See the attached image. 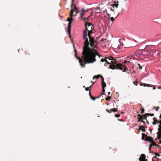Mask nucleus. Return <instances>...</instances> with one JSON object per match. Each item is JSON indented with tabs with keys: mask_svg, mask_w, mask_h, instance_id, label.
<instances>
[{
	"mask_svg": "<svg viewBox=\"0 0 161 161\" xmlns=\"http://www.w3.org/2000/svg\"><path fill=\"white\" fill-rule=\"evenodd\" d=\"M149 130H150V131L151 133V132H152V130H151V129H149Z\"/></svg>",
	"mask_w": 161,
	"mask_h": 161,
	"instance_id": "53",
	"label": "nucleus"
},
{
	"mask_svg": "<svg viewBox=\"0 0 161 161\" xmlns=\"http://www.w3.org/2000/svg\"><path fill=\"white\" fill-rule=\"evenodd\" d=\"M137 116L139 117V118H138V121L141 122L143 118H141V115L139 114H138Z\"/></svg>",
	"mask_w": 161,
	"mask_h": 161,
	"instance_id": "16",
	"label": "nucleus"
},
{
	"mask_svg": "<svg viewBox=\"0 0 161 161\" xmlns=\"http://www.w3.org/2000/svg\"><path fill=\"white\" fill-rule=\"evenodd\" d=\"M102 84L103 87V88H104L106 86V84L105 83L104 81V78H103L102 76Z\"/></svg>",
	"mask_w": 161,
	"mask_h": 161,
	"instance_id": "12",
	"label": "nucleus"
},
{
	"mask_svg": "<svg viewBox=\"0 0 161 161\" xmlns=\"http://www.w3.org/2000/svg\"><path fill=\"white\" fill-rule=\"evenodd\" d=\"M95 82H93L92 81H91V83H93V84H92L91 86H89V88H91V87H92V85L93 84L95 83Z\"/></svg>",
	"mask_w": 161,
	"mask_h": 161,
	"instance_id": "40",
	"label": "nucleus"
},
{
	"mask_svg": "<svg viewBox=\"0 0 161 161\" xmlns=\"http://www.w3.org/2000/svg\"><path fill=\"white\" fill-rule=\"evenodd\" d=\"M150 51H147V50L146 51H143L142 52H141V54L142 55V56H144L146 57V56H148L149 55H150Z\"/></svg>",
	"mask_w": 161,
	"mask_h": 161,
	"instance_id": "7",
	"label": "nucleus"
},
{
	"mask_svg": "<svg viewBox=\"0 0 161 161\" xmlns=\"http://www.w3.org/2000/svg\"><path fill=\"white\" fill-rule=\"evenodd\" d=\"M154 46L150 45H147L145 47L146 50L152 51L154 49Z\"/></svg>",
	"mask_w": 161,
	"mask_h": 161,
	"instance_id": "6",
	"label": "nucleus"
},
{
	"mask_svg": "<svg viewBox=\"0 0 161 161\" xmlns=\"http://www.w3.org/2000/svg\"><path fill=\"white\" fill-rule=\"evenodd\" d=\"M157 135L158 138V139H161V135L159 133H157Z\"/></svg>",
	"mask_w": 161,
	"mask_h": 161,
	"instance_id": "19",
	"label": "nucleus"
},
{
	"mask_svg": "<svg viewBox=\"0 0 161 161\" xmlns=\"http://www.w3.org/2000/svg\"><path fill=\"white\" fill-rule=\"evenodd\" d=\"M150 148H151V146H150L149 147V149H150Z\"/></svg>",
	"mask_w": 161,
	"mask_h": 161,
	"instance_id": "59",
	"label": "nucleus"
},
{
	"mask_svg": "<svg viewBox=\"0 0 161 161\" xmlns=\"http://www.w3.org/2000/svg\"><path fill=\"white\" fill-rule=\"evenodd\" d=\"M111 98V97H110L109 96H108L106 98V99L107 101H109L110 99Z\"/></svg>",
	"mask_w": 161,
	"mask_h": 161,
	"instance_id": "25",
	"label": "nucleus"
},
{
	"mask_svg": "<svg viewBox=\"0 0 161 161\" xmlns=\"http://www.w3.org/2000/svg\"><path fill=\"white\" fill-rule=\"evenodd\" d=\"M123 113H123V112H121V113H122V114H123Z\"/></svg>",
	"mask_w": 161,
	"mask_h": 161,
	"instance_id": "60",
	"label": "nucleus"
},
{
	"mask_svg": "<svg viewBox=\"0 0 161 161\" xmlns=\"http://www.w3.org/2000/svg\"><path fill=\"white\" fill-rule=\"evenodd\" d=\"M95 11H96V13H98L100 12V8L99 7H97V8H96L95 9Z\"/></svg>",
	"mask_w": 161,
	"mask_h": 161,
	"instance_id": "15",
	"label": "nucleus"
},
{
	"mask_svg": "<svg viewBox=\"0 0 161 161\" xmlns=\"http://www.w3.org/2000/svg\"><path fill=\"white\" fill-rule=\"evenodd\" d=\"M144 86H147L148 87H149V86H150V85H149V84H145L144 85Z\"/></svg>",
	"mask_w": 161,
	"mask_h": 161,
	"instance_id": "36",
	"label": "nucleus"
},
{
	"mask_svg": "<svg viewBox=\"0 0 161 161\" xmlns=\"http://www.w3.org/2000/svg\"><path fill=\"white\" fill-rule=\"evenodd\" d=\"M117 48L118 49H120V46H119V45L117 47Z\"/></svg>",
	"mask_w": 161,
	"mask_h": 161,
	"instance_id": "49",
	"label": "nucleus"
},
{
	"mask_svg": "<svg viewBox=\"0 0 161 161\" xmlns=\"http://www.w3.org/2000/svg\"><path fill=\"white\" fill-rule=\"evenodd\" d=\"M146 141H147L149 142H152L153 141V139L150 136H147L146 137V139L145 140Z\"/></svg>",
	"mask_w": 161,
	"mask_h": 161,
	"instance_id": "11",
	"label": "nucleus"
},
{
	"mask_svg": "<svg viewBox=\"0 0 161 161\" xmlns=\"http://www.w3.org/2000/svg\"><path fill=\"white\" fill-rule=\"evenodd\" d=\"M118 4H115L113 5V7L114 8V7H115L116 8H118Z\"/></svg>",
	"mask_w": 161,
	"mask_h": 161,
	"instance_id": "24",
	"label": "nucleus"
},
{
	"mask_svg": "<svg viewBox=\"0 0 161 161\" xmlns=\"http://www.w3.org/2000/svg\"><path fill=\"white\" fill-rule=\"evenodd\" d=\"M143 161H147V159H146V160H143Z\"/></svg>",
	"mask_w": 161,
	"mask_h": 161,
	"instance_id": "57",
	"label": "nucleus"
},
{
	"mask_svg": "<svg viewBox=\"0 0 161 161\" xmlns=\"http://www.w3.org/2000/svg\"><path fill=\"white\" fill-rule=\"evenodd\" d=\"M85 90L86 91H88L89 90V87H86L85 88Z\"/></svg>",
	"mask_w": 161,
	"mask_h": 161,
	"instance_id": "41",
	"label": "nucleus"
},
{
	"mask_svg": "<svg viewBox=\"0 0 161 161\" xmlns=\"http://www.w3.org/2000/svg\"><path fill=\"white\" fill-rule=\"evenodd\" d=\"M141 122H142L144 125H145V123H146L144 121H143L142 120H141Z\"/></svg>",
	"mask_w": 161,
	"mask_h": 161,
	"instance_id": "43",
	"label": "nucleus"
},
{
	"mask_svg": "<svg viewBox=\"0 0 161 161\" xmlns=\"http://www.w3.org/2000/svg\"><path fill=\"white\" fill-rule=\"evenodd\" d=\"M106 111H107V112H108L109 113H110V110H109L108 109H106Z\"/></svg>",
	"mask_w": 161,
	"mask_h": 161,
	"instance_id": "47",
	"label": "nucleus"
},
{
	"mask_svg": "<svg viewBox=\"0 0 161 161\" xmlns=\"http://www.w3.org/2000/svg\"><path fill=\"white\" fill-rule=\"evenodd\" d=\"M114 8L113 7H110V8H109L112 11H114Z\"/></svg>",
	"mask_w": 161,
	"mask_h": 161,
	"instance_id": "32",
	"label": "nucleus"
},
{
	"mask_svg": "<svg viewBox=\"0 0 161 161\" xmlns=\"http://www.w3.org/2000/svg\"><path fill=\"white\" fill-rule=\"evenodd\" d=\"M89 96H90V97H92V96L91 95V92H90V91L89 92Z\"/></svg>",
	"mask_w": 161,
	"mask_h": 161,
	"instance_id": "48",
	"label": "nucleus"
},
{
	"mask_svg": "<svg viewBox=\"0 0 161 161\" xmlns=\"http://www.w3.org/2000/svg\"><path fill=\"white\" fill-rule=\"evenodd\" d=\"M133 83L134 84V85L136 86H137V82H133Z\"/></svg>",
	"mask_w": 161,
	"mask_h": 161,
	"instance_id": "38",
	"label": "nucleus"
},
{
	"mask_svg": "<svg viewBox=\"0 0 161 161\" xmlns=\"http://www.w3.org/2000/svg\"><path fill=\"white\" fill-rule=\"evenodd\" d=\"M147 120V124H149V122H148V121L147 120Z\"/></svg>",
	"mask_w": 161,
	"mask_h": 161,
	"instance_id": "54",
	"label": "nucleus"
},
{
	"mask_svg": "<svg viewBox=\"0 0 161 161\" xmlns=\"http://www.w3.org/2000/svg\"><path fill=\"white\" fill-rule=\"evenodd\" d=\"M107 13V15H108V16L109 17H109H110V14H108V13Z\"/></svg>",
	"mask_w": 161,
	"mask_h": 161,
	"instance_id": "51",
	"label": "nucleus"
},
{
	"mask_svg": "<svg viewBox=\"0 0 161 161\" xmlns=\"http://www.w3.org/2000/svg\"><path fill=\"white\" fill-rule=\"evenodd\" d=\"M158 133L161 135V126L160 127H158Z\"/></svg>",
	"mask_w": 161,
	"mask_h": 161,
	"instance_id": "22",
	"label": "nucleus"
},
{
	"mask_svg": "<svg viewBox=\"0 0 161 161\" xmlns=\"http://www.w3.org/2000/svg\"><path fill=\"white\" fill-rule=\"evenodd\" d=\"M119 42L120 43V40H119Z\"/></svg>",
	"mask_w": 161,
	"mask_h": 161,
	"instance_id": "58",
	"label": "nucleus"
},
{
	"mask_svg": "<svg viewBox=\"0 0 161 161\" xmlns=\"http://www.w3.org/2000/svg\"><path fill=\"white\" fill-rule=\"evenodd\" d=\"M74 0H72V1H71V8H72V7H73V3H74Z\"/></svg>",
	"mask_w": 161,
	"mask_h": 161,
	"instance_id": "27",
	"label": "nucleus"
},
{
	"mask_svg": "<svg viewBox=\"0 0 161 161\" xmlns=\"http://www.w3.org/2000/svg\"><path fill=\"white\" fill-rule=\"evenodd\" d=\"M141 112L142 113H144L145 110L143 108H142L141 109Z\"/></svg>",
	"mask_w": 161,
	"mask_h": 161,
	"instance_id": "30",
	"label": "nucleus"
},
{
	"mask_svg": "<svg viewBox=\"0 0 161 161\" xmlns=\"http://www.w3.org/2000/svg\"><path fill=\"white\" fill-rule=\"evenodd\" d=\"M101 61L102 62H106V63L105 64V66H106L107 65H108L109 64H110V63H109L107 61H106L105 59H104L103 58H102L101 60Z\"/></svg>",
	"mask_w": 161,
	"mask_h": 161,
	"instance_id": "13",
	"label": "nucleus"
},
{
	"mask_svg": "<svg viewBox=\"0 0 161 161\" xmlns=\"http://www.w3.org/2000/svg\"><path fill=\"white\" fill-rule=\"evenodd\" d=\"M84 15V14L83 13H80V17L81 18V19H82L83 18V16Z\"/></svg>",
	"mask_w": 161,
	"mask_h": 161,
	"instance_id": "26",
	"label": "nucleus"
},
{
	"mask_svg": "<svg viewBox=\"0 0 161 161\" xmlns=\"http://www.w3.org/2000/svg\"><path fill=\"white\" fill-rule=\"evenodd\" d=\"M74 51H75V57L77 58V59L78 60H79V62L80 64L81 65V67H82V68L85 67V64H86L87 63H85V61H86V60L83 57V53H82V57L83 58V59L84 60V64H83V60H81L79 57H77V54H76L77 51L75 49H74ZM82 53H83V52H82Z\"/></svg>",
	"mask_w": 161,
	"mask_h": 161,
	"instance_id": "3",
	"label": "nucleus"
},
{
	"mask_svg": "<svg viewBox=\"0 0 161 161\" xmlns=\"http://www.w3.org/2000/svg\"><path fill=\"white\" fill-rule=\"evenodd\" d=\"M155 154L156 155V156H158V157H159L160 155L158 154L157 153H155Z\"/></svg>",
	"mask_w": 161,
	"mask_h": 161,
	"instance_id": "42",
	"label": "nucleus"
},
{
	"mask_svg": "<svg viewBox=\"0 0 161 161\" xmlns=\"http://www.w3.org/2000/svg\"><path fill=\"white\" fill-rule=\"evenodd\" d=\"M150 52V55L154 57L158 55L159 53L157 49L154 48L152 50V51Z\"/></svg>",
	"mask_w": 161,
	"mask_h": 161,
	"instance_id": "5",
	"label": "nucleus"
},
{
	"mask_svg": "<svg viewBox=\"0 0 161 161\" xmlns=\"http://www.w3.org/2000/svg\"><path fill=\"white\" fill-rule=\"evenodd\" d=\"M130 63V61H125L124 62V64H126V63Z\"/></svg>",
	"mask_w": 161,
	"mask_h": 161,
	"instance_id": "37",
	"label": "nucleus"
},
{
	"mask_svg": "<svg viewBox=\"0 0 161 161\" xmlns=\"http://www.w3.org/2000/svg\"><path fill=\"white\" fill-rule=\"evenodd\" d=\"M105 58L108 59L109 60H112V64H111L110 63L109 64V67L108 68H110L112 69H119L123 72H125L127 70V67L125 65H124L123 64L117 63V61L112 57L110 56L106 57Z\"/></svg>",
	"mask_w": 161,
	"mask_h": 161,
	"instance_id": "2",
	"label": "nucleus"
},
{
	"mask_svg": "<svg viewBox=\"0 0 161 161\" xmlns=\"http://www.w3.org/2000/svg\"><path fill=\"white\" fill-rule=\"evenodd\" d=\"M123 10V8H122V11Z\"/></svg>",
	"mask_w": 161,
	"mask_h": 161,
	"instance_id": "61",
	"label": "nucleus"
},
{
	"mask_svg": "<svg viewBox=\"0 0 161 161\" xmlns=\"http://www.w3.org/2000/svg\"><path fill=\"white\" fill-rule=\"evenodd\" d=\"M74 11H76V13H77V12L78 11L77 8L75 5L74 6V9H72L71 10V11L70 13V19L69 18H68V20H72V21H73V19L72 17L73 16V13Z\"/></svg>",
	"mask_w": 161,
	"mask_h": 161,
	"instance_id": "4",
	"label": "nucleus"
},
{
	"mask_svg": "<svg viewBox=\"0 0 161 161\" xmlns=\"http://www.w3.org/2000/svg\"><path fill=\"white\" fill-rule=\"evenodd\" d=\"M142 136H143V137H146V136H147L145 134H144V133L142 134Z\"/></svg>",
	"mask_w": 161,
	"mask_h": 161,
	"instance_id": "34",
	"label": "nucleus"
},
{
	"mask_svg": "<svg viewBox=\"0 0 161 161\" xmlns=\"http://www.w3.org/2000/svg\"><path fill=\"white\" fill-rule=\"evenodd\" d=\"M119 14V13H118L117 15H118Z\"/></svg>",
	"mask_w": 161,
	"mask_h": 161,
	"instance_id": "62",
	"label": "nucleus"
},
{
	"mask_svg": "<svg viewBox=\"0 0 161 161\" xmlns=\"http://www.w3.org/2000/svg\"><path fill=\"white\" fill-rule=\"evenodd\" d=\"M111 20L113 22L114 21V19L113 17H111L110 18Z\"/></svg>",
	"mask_w": 161,
	"mask_h": 161,
	"instance_id": "35",
	"label": "nucleus"
},
{
	"mask_svg": "<svg viewBox=\"0 0 161 161\" xmlns=\"http://www.w3.org/2000/svg\"><path fill=\"white\" fill-rule=\"evenodd\" d=\"M155 88H155V87H153V90H154V89H155Z\"/></svg>",
	"mask_w": 161,
	"mask_h": 161,
	"instance_id": "55",
	"label": "nucleus"
},
{
	"mask_svg": "<svg viewBox=\"0 0 161 161\" xmlns=\"http://www.w3.org/2000/svg\"><path fill=\"white\" fill-rule=\"evenodd\" d=\"M146 155L143 154H142L141 157L139 158V161H144L143 160H146L145 159Z\"/></svg>",
	"mask_w": 161,
	"mask_h": 161,
	"instance_id": "9",
	"label": "nucleus"
},
{
	"mask_svg": "<svg viewBox=\"0 0 161 161\" xmlns=\"http://www.w3.org/2000/svg\"><path fill=\"white\" fill-rule=\"evenodd\" d=\"M100 76L101 75H99L94 76L93 78V79H94L95 78L98 79L99 77H100Z\"/></svg>",
	"mask_w": 161,
	"mask_h": 161,
	"instance_id": "20",
	"label": "nucleus"
},
{
	"mask_svg": "<svg viewBox=\"0 0 161 161\" xmlns=\"http://www.w3.org/2000/svg\"><path fill=\"white\" fill-rule=\"evenodd\" d=\"M141 54V52H136L135 53L136 56L138 57H141L142 56V55Z\"/></svg>",
	"mask_w": 161,
	"mask_h": 161,
	"instance_id": "14",
	"label": "nucleus"
},
{
	"mask_svg": "<svg viewBox=\"0 0 161 161\" xmlns=\"http://www.w3.org/2000/svg\"><path fill=\"white\" fill-rule=\"evenodd\" d=\"M119 116H120V115L118 114H115V116L117 118L119 117Z\"/></svg>",
	"mask_w": 161,
	"mask_h": 161,
	"instance_id": "31",
	"label": "nucleus"
},
{
	"mask_svg": "<svg viewBox=\"0 0 161 161\" xmlns=\"http://www.w3.org/2000/svg\"><path fill=\"white\" fill-rule=\"evenodd\" d=\"M153 120L154 121H155L156 123H159V125H158V127H160L161 126V119L159 120H158L155 117H154L153 118Z\"/></svg>",
	"mask_w": 161,
	"mask_h": 161,
	"instance_id": "10",
	"label": "nucleus"
},
{
	"mask_svg": "<svg viewBox=\"0 0 161 161\" xmlns=\"http://www.w3.org/2000/svg\"><path fill=\"white\" fill-rule=\"evenodd\" d=\"M86 29L83 31V39H85L84 46L83 47V57L86 60V63H92L96 61L95 57L99 55L96 51L89 47V44L92 47H95V41L90 35L92 33V30L94 29V25L92 23H86L85 25Z\"/></svg>",
	"mask_w": 161,
	"mask_h": 161,
	"instance_id": "1",
	"label": "nucleus"
},
{
	"mask_svg": "<svg viewBox=\"0 0 161 161\" xmlns=\"http://www.w3.org/2000/svg\"><path fill=\"white\" fill-rule=\"evenodd\" d=\"M147 115H146V114H145L144 115H141V118H143V119H145L147 120Z\"/></svg>",
	"mask_w": 161,
	"mask_h": 161,
	"instance_id": "17",
	"label": "nucleus"
},
{
	"mask_svg": "<svg viewBox=\"0 0 161 161\" xmlns=\"http://www.w3.org/2000/svg\"><path fill=\"white\" fill-rule=\"evenodd\" d=\"M117 111V110L116 108L111 109L110 110V113L112 112H116Z\"/></svg>",
	"mask_w": 161,
	"mask_h": 161,
	"instance_id": "18",
	"label": "nucleus"
},
{
	"mask_svg": "<svg viewBox=\"0 0 161 161\" xmlns=\"http://www.w3.org/2000/svg\"><path fill=\"white\" fill-rule=\"evenodd\" d=\"M146 115H147V116H153L154 115V114H153L146 113Z\"/></svg>",
	"mask_w": 161,
	"mask_h": 161,
	"instance_id": "21",
	"label": "nucleus"
},
{
	"mask_svg": "<svg viewBox=\"0 0 161 161\" xmlns=\"http://www.w3.org/2000/svg\"><path fill=\"white\" fill-rule=\"evenodd\" d=\"M68 21L69 22V23L68 24V32L70 34V33L72 21V20H68Z\"/></svg>",
	"mask_w": 161,
	"mask_h": 161,
	"instance_id": "8",
	"label": "nucleus"
},
{
	"mask_svg": "<svg viewBox=\"0 0 161 161\" xmlns=\"http://www.w3.org/2000/svg\"><path fill=\"white\" fill-rule=\"evenodd\" d=\"M144 128V127L143 126V125H142V126H141L140 127H139V130H142V129H143Z\"/></svg>",
	"mask_w": 161,
	"mask_h": 161,
	"instance_id": "23",
	"label": "nucleus"
},
{
	"mask_svg": "<svg viewBox=\"0 0 161 161\" xmlns=\"http://www.w3.org/2000/svg\"><path fill=\"white\" fill-rule=\"evenodd\" d=\"M156 122L155 121H154V122L153 123V125H155L156 124Z\"/></svg>",
	"mask_w": 161,
	"mask_h": 161,
	"instance_id": "45",
	"label": "nucleus"
},
{
	"mask_svg": "<svg viewBox=\"0 0 161 161\" xmlns=\"http://www.w3.org/2000/svg\"><path fill=\"white\" fill-rule=\"evenodd\" d=\"M142 132H145L146 130L145 129H143L142 130Z\"/></svg>",
	"mask_w": 161,
	"mask_h": 161,
	"instance_id": "46",
	"label": "nucleus"
},
{
	"mask_svg": "<svg viewBox=\"0 0 161 161\" xmlns=\"http://www.w3.org/2000/svg\"><path fill=\"white\" fill-rule=\"evenodd\" d=\"M160 143H161V141H160Z\"/></svg>",
	"mask_w": 161,
	"mask_h": 161,
	"instance_id": "63",
	"label": "nucleus"
},
{
	"mask_svg": "<svg viewBox=\"0 0 161 161\" xmlns=\"http://www.w3.org/2000/svg\"><path fill=\"white\" fill-rule=\"evenodd\" d=\"M110 92H108V95H110Z\"/></svg>",
	"mask_w": 161,
	"mask_h": 161,
	"instance_id": "56",
	"label": "nucleus"
},
{
	"mask_svg": "<svg viewBox=\"0 0 161 161\" xmlns=\"http://www.w3.org/2000/svg\"><path fill=\"white\" fill-rule=\"evenodd\" d=\"M105 92V90L104 88H103V91H102L103 93Z\"/></svg>",
	"mask_w": 161,
	"mask_h": 161,
	"instance_id": "44",
	"label": "nucleus"
},
{
	"mask_svg": "<svg viewBox=\"0 0 161 161\" xmlns=\"http://www.w3.org/2000/svg\"><path fill=\"white\" fill-rule=\"evenodd\" d=\"M118 120L119 121H122V119H118Z\"/></svg>",
	"mask_w": 161,
	"mask_h": 161,
	"instance_id": "52",
	"label": "nucleus"
},
{
	"mask_svg": "<svg viewBox=\"0 0 161 161\" xmlns=\"http://www.w3.org/2000/svg\"><path fill=\"white\" fill-rule=\"evenodd\" d=\"M85 11L84 9V8H82L81 9V13H83V12Z\"/></svg>",
	"mask_w": 161,
	"mask_h": 161,
	"instance_id": "39",
	"label": "nucleus"
},
{
	"mask_svg": "<svg viewBox=\"0 0 161 161\" xmlns=\"http://www.w3.org/2000/svg\"><path fill=\"white\" fill-rule=\"evenodd\" d=\"M154 108H156V111H158V109L159 108V107H154Z\"/></svg>",
	"mask_w": 161,
	"mask_h": 161,
	"instance_id": "33",
	"label": "nucleus"
},
{
	"mask_svg": "<svg viewBox=\"0 0 161 161\" xmlns=\"http://www.w3.org/2000/svg\"><path fill=\"white\" fill-rule=\"evenodd\" d=\"M137 65L138 66L139 68L140 69H142V67L139 64H138Z\"/></svg>",
	"mask_w": 161,
	"mask_h": 161,
	"instance_id": "29",
	"label": "nucleus"
},
{
	"mask_svg": "<svg viewBox=\"0 0 161 161\" xmlns=\"http://www.w3.org/2000/svg\"><path fill=\"white\" fill-rule=\"evenodd\" d=\"M90 98L92 99V100H93V101H94L96 99V98H97V97H90Z\"/></svg>",
	"mask_w": 161,
	"mask_h": 161,
	"instance_id": "28",
	"label": "nucleus"
},
{
	"mask_svg": "<svg viewBox=\"0 0 161 161\" xmlns=\"http://www.w3.org/2000/svg\"><path fill=\"white\" fill-rule=\"evenodd\" d=\"M142 140H145V139L144 138V137H143V136L142 137Z\"/></svg>",
	"mask_w": 161,
	"mask_h": 161,
	"instance_id": "50",
	"label": "nucleus"
}]
</instances>
